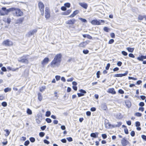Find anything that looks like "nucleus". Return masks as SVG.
I'll use <instances>...</instances> for the list:
<instances>
[{
    "instance_id": "nucleus-51",
    "label": "nucleus",
    "mask_w": 146,
    "mask_h": 146,
    "mask_svg": "<svg viewBox=\"0 0 146 146\" xmlns=\"http://www.w3.org/2000/svg\"><path fill=\"white\" fill-rule=\"evenodd\" d=\"M83 53L85 54H87L89 52V51L87 50H84L83 51Z\"/></svg>"
},
{
    "instance_id": "nucleus-21",
    "label": "nucleus",
    "mask_w": 146,
    "mask_h": 146,
    "mask_svg": "<svg viewBox=\"0 0 146 146\" xmlns=\"http://www.w3.org/2000/svg\"><path fill=\"white\" fill-rule=\"evenodd\" d=\"M37 30L36 29H34L33 31L29 32L28 34L29 36H31L33 35L36 32Z\"/></svg>"
},
{
    "instance_id": "nucleus-57",
    "label": "nucleus",
    "mask_w": 146,
    "mask_h": 146,
    "mask_svg": "<svg viewBox=\"0 0 146 146\" xmlns=\"http://www.w3.org/2000/svg\"><path fill=\"white\" fill-rule=\"evenodd\" d=\"M129 56L130 57L132 58H134L135 57V56L133 55V54L132 53H129Z\"/></svg>"
},
{
    "instance_id": "nucleus-64",
    "label": "nucleus",
    "mask_w": 146,
    "mask_h": 146,
    "mask_svg": "<svg viewBox=\"0 0 146 146\" xmlns=\"http://www.w3.org/2000/svg\"><path fill=\"white\" fill-rule=\"evenodd\" d=\"M23 20H24L23 18H21L19 19V23H22L23 22Z\"/></svg>"
},
{
    "instance_id": "nucleus-29",
    "label": "nucleus",
    "mask_w": 146,
    "mask_h": 146,
    "mask_svg": "<svg viewBox=\"0 0 146 146\" xmlns=\"http://www.w3.org/2000/svg\"><path fill=\"white\" fill-rule=\"evenodd\" d=\"M102 109L104 110H106L107 109V107L106 105H102Z\"/></svg>"
},
{
    "instance_id": "nucleus-23",
    "label": "nucleus",
    "mask_w": 146,
    "mask_h": 146,
    "mask_svg": "<svg viewBox=\"0 0 146 146\" xmlns=\"http://www.w3.org/2000/svg\"><path fill=\"white\" fill-rule=\"evenodd\" d=\"M42 94L40 92L38 94V99L40 101H41L42 99Z\"/></svg>"
},
{
    "instance_id": "nucleus-44",
    "label": "nucleus",
    "mask_w": 146,
    "mask_h": 146,
    "mask_svg": "<svg viewBox=\"0 0 146 146\" xmlns=\"http://www.w3.org/2000/svg\"><path fill=\"white\" fill-rule=\"evenodd\" d=\"M46 88V87L45 86H43L41 87L40 88V91H42L45 90Z\"/></svg>"
},
{
    "instance_id": "nucleus-27",
    "label": "nucleus",
    "mask_w": 146,
    "mask_h": 146,
    "mask_svg": "<svg viewBox=\"0 0 146 146\" xmlns=\"http://www.w3.org/2000/svg\"><path fill=\"white\" fill-rule=\"evenodd\" d=\"M27 113L29 115H31L32 113L31 110L29 108L27 109Z\"/></svg>"
},
{
    "instance_id": "nucleus-43",
    "label": "nucleus",
    "mask_w": 146,
    "mask_h": 146,
    "mask_svg": "<svg viewBox=\"0 0 146 146\" xmlns=\"http://www.w3.org/2000/svg\"><path fill=\"white\" fill-rule=\"evenodd\" d=\"M124 131L125 134H127L129 133L128 130L127 128H125L124 129Z\"/></svg>"
},
{
    "instance_id": "nucleus-33",
    "label": "nucleus",
    "mask_w": 146,
    "mask_h": 146,
    "mask_svg": "<svg viewBox=\"0 0 146 146\" xmlns=\"http://www.w3.org/2000/svg\"><path fill=\"white\" fill-rule=\"evenodd\" d=\"M5 99V94L0 95V100H2Z\"/></svg>"
},
{
    "instance_id": "nucleus-35",
    "label": "nucleus",
    "mask_w": 146,
    "mask_h": 146,
    "mask_svg": "<svg viewBox=\"0 0 146 146\" xmlns=\"http://www.w3.org/2000/svg\"><path fill=\"white\" fill-rule=\"evenodd\" d=\"M45 120L48 123H50L52 122V120L49 118H46Z\"/></svg>"
},
{
    "instance_id": "nucleus-42",
    "label": "nucleus",
    "mask_w": 146,
    "mask_h": 146,
    "mask_svg": "<svg viewBox=\"0 0 146 146\" xmlns=\"http://www.w3.org/2000/svg\"><path fill=\"white\" fill-rule=\"evenodd\" d=\"M121 53L124 56H126L127 55V53L125 51H122L121 52Z\"/></svg>"
},
{
    "instance_id": "nucleus-63",
    "label": "nucleus",
    "mask_w": 146,
    "mask_h": 146,
    "mask_svg": "<svg viewBox=\"0 0 146 146\" xmlns=\"http://www.w3.org/2000/svg\"><path fill=\"white\" fill-rule=\"evenodd\" d=\"M142 138L144 140L146 141V136L143 135H141Z\"/></svg>"
},
{
    "instance_id": "nucleus-3",
    "label": "nucleus",
    "mask_w": 146,
    "mask_h": 146,
    "mask_svg": "<svg viewBox=\"0 0 146 146\" xmlns=\"http://www.w3.org/2000/svg\"><path fill=\"white\" fill-rule=\"evenodd\" d=\"M2 10L0 11V15H7L9 12L11 11V9L10 8L7 9L5 7L2 8Z\"/></svg>"
},
{
    "instance_id": "nucleus-2",
    "label": "nucleus",
    "mask_w": 146,
    "mask_h": 146,
    "mask_svg": "<svg viewBox=\"0 0 146 146\" xmlns=\"http://www.w3.org/2000/svg\"><path fill=\"white\" fill-rule=\"evenodd\" d=\"M10 9H11V11L13 12V14L14 16L21 17L23 15V12L19 9L13 7L10 8Z\"/></svg>"
},
{
    "instance_id": "nucleus-7",
    "label": "nucleus",
    "mask_w": 146,
    "mask_h": 146,
    "mask_svg": "<svg viewBox=\"0 0 146 146\" xmlns=\"http://www.w3.org/2000/svg\"><path fill=\"white\" fill-rule=\"evenodd\" d=\"M137 60L139 61H143V64H146V60L143 61V59H146V55L145 56L141 55L137 58Z\"/></svg>"
},
{
    "instance_id": "nucleus-56",
    "label": "nucleus",
    "mask_w": 146,
    "mask_h": 146,
    "mask_svg": "<svg viewBox=\"0 0 146 146\" xmlns=\"http://www.w3.org/2000/svg\"><path fill=\"white\" fill-rule=\"evenodd\" d=\"M55 77L57 81L60 80V76H56Z\"/></svg>"
},
{
    "instance_id": "nucleus-45",
    "label": "nucleus",
    "mask_w": 146,
    "mask_h": 146,
    "mask_svg": "<svg viewBox=\"0 0 146 146\" xmlns=\"http://www.w3.org/2000/svg\"><path fill=\"white\" fill-rule=\"evenodd\" d=\"M114 42V40L113 39H110L108 42L109 44H112Z\"/></svg>"
},
{
    "instance_id": "nucleus-8",
    "label": "nucleus",
    "mask_w": 146,
    "mask_h": 146,
    "mask_svg": "<svg viewBox=\"0 0 146 146\" xmlns=\"http://www.w3.org/2000/svg\"><path fill=\"white\" fill-rule=\"evenodd\" d=\"M45 17L46 19H49L50 16L49 9L48 7H46L45 9Z\"/></svg>"
},
{
    "instance_id": "nucleus-30",
    "label": "nucleus",
    "mask_w": 146,
    "mask_h": 146,
    "mask_svg": "<svg viewBox=\"0 0 146 146\" xmlns=\"http://www.w3.org/2000/svg\"><path fill=\"white\" fill-rule=\"evenodd\" d=\"M29 140L32 143H34L35 141V139L34 137H31L29 138Z\"/></svg>"
},
{
    "instance_id": "nucleus-50",
    "label": "nucleus",
    "mask_w": 146,
    "mask_h": 146,
    "mask_svg": "<svg viewBox=\"0 0 146 146\" xmlns=\"http://www.w3.org/2000/svg\"><path fill=\"white\" fill-rule=\"evenodd\" d=\"M61 141L63 143H66L67 140L66 139L64 138L61 139Z\"/></svg>"
},
{
    "instance_id": "nucleus-15",
    "label": "nucleus",
    "mask_w": 146,
    "mask_h": 146,
    "mask_svg": "<svg viewBox=\"0 0 146 146\" xmlns=\"http://www.w3.org/2000/svg\"><path fill=\"white\" fill-rule=\"evenodd\" d=\"M49 61V58H45L42 62L41 64L42 65H44L45 64H47Z\"/></svg>"
},
{
    "instance_id": "nucleus-13",
    "label": "nucleus",
    "mask_w": 146,
    "mask_h": 146,
    "mask_svg": "<svg viewBox=\"0 0 146 146\" xmlns=\"http://www.w3.org/2000/svg\"><path fill=\"white\" fill-rule=\"evenodd\" d=\"M76 21V20L74 19H72L68 20L66 22V23L68 24H72L73 25L74 24L75 22Z\"/></svg>"
},
{
    "instance_id": "nucleus-37",
    "label": "nucleus",
    "mask_w": 146,
    "mask_h": 146,
    "mask_svg": "<svg viewBox=\"0 0 146 146\" xmlns=\"http://www.w3.org/2000/svg\"><path fill=\"white\" fill-rule=\"evenodd\" d=\"M5 131L6 132L7 134V135H6L5 136H8L9 134H10V131H9V130L8 129H5Z\"/></svg>"
},
{
    "instance_id": "nucleus-18",
    "label": "nucleus",
    "mask_w": 146,
    "mask_h": 146,
    "mask_svg": "<svg viewBox=\"0 0 146 146\" xmlns=\"http://www.w3.org/2000/svg\"><path fill=\"white\" fill-rule=\"evenodd\" d=\"M79 11L78 10L75 11L73 13L69 16L70 17H73L79 13Z\"/></svg>"
},
{
    "instance_id": "nucleus-6",
    "label": "nucleus",
    "mask_w": 146,
    "mask_h": 146,
    "mask_svg": "<svg viewBox=\"0 0 146 146\" xmlns=\"http://www.w3.org/2000/svg\"><path fill=\"white\" fill-rule=\"evenodd\" d=\"M18 60L21 62L25 63H28V62L27 57L24 56L19 58Z\"/></svg>"
},
{
    "instance_id": "nucleus-12",
    "label": "nucleus",
    "mask_w": 146,
    "mask_h": 146,
    "mask_svg": "<svg viewBox=\"0 0 146 146\" xmlns=\"http://www.w3.org/2000/svg\"><path fill=\"white\" fill-rule=\"evenodd\" d=\"M88 43V41H85L81 43L79 45V46L81 47L84 48Z\"/></svg>"
},
{
    "instance_id": "nucleus-1",
    "label": "nucleus",
    "mask_w": 146,
    "mask_h": 146,
    "mask_svg": "<svg viewBox=\"0 0 146 146\" xmlns=\"http://www.w3.org/2000/svg\"><path fill=\"white\" fill-rule=\"evenodd\" d=\"M62 55L61 53L57 54L55 56L53 60L51 62L50 66L54 68L56 66H58V64L60 63L61 61Z\"/></svg>"
},
{
    "instance_id": "nucleus-54",
    "label": "nucleus",
    "mask_w": 146,
    "mask_h": 146,
    "mask_svg": "<svg viewBox=\"0 0 146 146\" xmlns=\"http://www.w3.org/2000/svg\"><path fill=\"white\" fill-rule=\"evenodd\" d=\"M46 128V126L45 125H44V126L41 127L40 129L42 130L43 131Z\"/></svg>"
},
{
    "instance_id": "nucleus-11",
    "label": "nucleus",
    "mask_w": 146,
    "mask_h": 146,
    "mask_svg": "<svg viewBox=\"0 0 146 146\" xmlns=\"http://www.w3.org/2000/svg\"><path fill=\"white\" fill-rule=\"evenodd\" d=\"M105 125L106 128L108 129L112 128L114 127L113 125H111L109 122H105Z\"/></svg>"
},
{
    "instance_id": "nucleus-31",
    "label": "nucleus",
    "mask_w": 146,
    "mask_h": 146,
    "mask_svg": "<svg viewBox=\"0 0 146 146\" xmlns=\"http://www.w3.org/2000/svg\"><path fill=\"white\" fill-rule=\"evenodd\" d=\"M45 134V133L44 132H40L39 133V136L40 137H43L44 135Z\"/></svg>"
},
{
    "instance_id": "nucleus-62",
    "label": "nucleus",
    "mask_w": 146,
    "mask_h": 146,
    "mask_svg": "<svg viewBox=\"0 0 146 146\" xmlns=\"http://www.w3.org/2000/svg\"><path fill=\"white\" fill-rule=\"evenodd\" d=\"M139 106H144V103L143 102H141L139 103Z\"/></svg>"
},
{
    "instance_id": "nucleus-60",
    "label": "nucleus",
    "mask_w": 146,
    "mask_h": 146,
    "mask_svg": "<svg viewBox=\"0 0 146 146\" xmlns=\"http://www.w3.org/2000/svg\"><path fill=\"white\" fill-rule=\"evenodd\" d=\"M110 36L111 38H115V34L114 33H111L110 34Z\"/></svg>"
},
{
    "instance_id": "nucleus-52",
    "label": "nucleus",
    "mask_w": 146,
    "mask_h": 146,
    "mask_svg": "<svg viewBox=\"0 0 146 146\" xmlns=\"http://www.w3.org/2000/svg\"><path fill=\"white\" fill-rule=\"evenodd\" d=\"M11 90V88H7L4 89V91H9Z\"/></svg>"
},
{
    "instance_id": "nucleus-39",
    "label": "nucleus",
    "mask_w": 146,
    "mask_h": 146,
    "mask_svg": "<svg viewBox=\"0 0 146 146\" xmlns=\"http://www.w3.org/2000/svg\"><path fill=\"white\" fill-rule=\"evenodd\" d=\"M66 139L69 142H71L73 141L72 138L71 137L66 138Z\"/></svg>"
},
{
    "instance_id": "nucleus-4",
    "label": "nucleus",
    "mask_w": 146,
    "mask_h": 146,
    "mask_svg": "<svg viewBox=\"0 0 146 146\" xmlns=\"http://www.w3.org/2000/svg\"><path fill=\"white\" fill-rule=\"evenodd\" d=\"M38 5L41 12V15L43 16L44 14V5L42 2H39L38 3Z\"/></svg>"
},
{
    "instance_id": "nucleus-28",
    "label": "nucleus",
    "mask_w": 146,
    "mask_h": 146,
    "mask_svg": "<svg viewBox=\"0 0 146 146\" xmlns=\"http://www.w3.org/2000/svg\"><path fill=\"white\" fill-rule=\"evenodd\" d=\"M51 114V112L50 111H47L46 112L45 116L46 117H48L50 116Z\"/></svg>"
},
{
    "instance_id": "nucleus-25",
    "label": "nucleus",
    "mask_w": 146,
    "mask_h": 146,
    "mask_svg": "<svg viewBox=\"0 0 146 146\" xmlns=\"http://www.w3.org/2000/svg\"><path fill=\"white\" fill-rule=\"evenodd\" d=\"M83 36L84 38H87L89 39H92V37L89 35L84 34L83 35Z\"/></svg>"
},
{
    "instance_id": "nucleus-17",
    "label": "nucleus",
    "mask_w": 146,
    "mask_h": 146,
    "mask_svg": "<svg viewBox=\"0 0 146 146\" xmlns=\"http://www.w3.org/2000/svg\"><path fill=\"white\" fill-rule=\"evenodd\" d=\"M125 104L126 106L128 108H130L131 105V102L129 100H126L125 101Z\"/></svg>"
},
{
    "instance_id": "nucleus-34",
    "label": "nucleus",
    "mask_w": 146,
    "mask_h": 146,
    "mask_svg": "<svg viewBox=\"0 0 146 146\" xmlns=\"http://www.w3.org/2000/svg\"><path fill=\"white\" fill-rule=\"evenodd\" d=\"M2 105L4 107H6L7 105V103L5 102H3L1 103Z\"/></svg>"
},
{
    "instance_id": "nucleus-55",
    "label": "nucleus",
    "mask_w": 146,
    "mask_h": 146,
    "mask_svg": "<svg viewBox=\"0 0 146 146\" xmlns=\"http://www.w3.org/2000/svg\"><path fill=\"white\" fill-rule=\"evenodd\" d=\"M26 139V138L25 137H22L20 138V140L23 141H25Z\"/></svg>"
},
{
    "instance_id": "nucleus-14",
    "label": "nucleus",
    "mask_w": 146,
    "mask_h": 146,
    "mask_svg": "<svg viewBox=\"0 0 146 146\" xmlns=\"http://www.w3.org/2000/svg\"><path fill=\"white\" fill-rule=\"evenodd\" d=\"M144 19L145 20H146V15H139L138 17V20L142 21Z\"/></svg>"
},
{
    "instance_id": "nucleus-59",
    "label": "nucleus",
    "mask_w": 146,
    "mask_h": 146,
    "mask_svg": "<svg viewBox=\"0 0 146 146\" xmlns=\"http://www.w3.org/2000/svg\"><path fill=\"white\" fill-rule=\"evenodd\" d=\"M61 9L63 11H65L66 10V8L65 6H62L61 7Z\"/></svg>"
},
{
    "instance_id": "nucleus-26",
    "label": "nucleus",
    "mask_w": 146,
    "mask_h": 146,
    "mask_svg": "<svg viewBox=\"0 0 146 146\" xmlns=\"http://www.w3.org/2000/svg\"><path fill=\"white\" fill-rule=\"evenodd\" d=\"M71 12V10L70 9L66 11L64 13L63 15H69Z\"/></svg>"
},
{
    "instance_id": "nucleus-19",
    "label": "nucleus",
    "mask_w": 146,
    "mask_h": 146,
    "mask_svg": "<svg viewBox=\"0 0 146 146\" xmlns=\"http://www.w3.org/2000/svg\"><path fill=\"white\" fill-rule=\"evenodd\" d=\"M79 4L83 8L86 9L88 7V5L87 4L85 3H79Z\"/></svg>"
},
{
    "instance_id": "nucleus-9",
    "label": "nucleus",
    "mask_w": 146,
    "mask_h": 146,
    "mask_svg": "<svg viewBox=\"0 0 146 146\" xmlns=\"http://www.w3.org/2000/svg\"><path fill=\"white\" fill-rule=\"evenodd\" d=\"M121 143L122 146H126L129 143V142L124 137L121 140Z\"/></svg>"
},
{
    "instance_id": "nucleus-53",
    "label": "nucleus",
    "mask_w": 146,
    "mask_h": 146,
    "mask_svg": "<svg viewBox=\"0 0 146 146\" xmlns=\"http://www.w3.org/2000/svg\"><path fill=\"white\" fill-rule=\"evenodd\" d=\"M86 115L88 116H90L91 115V112L90 111H88L86 112Z\"/></svg>"
},
{
    "instance_id": "nucleus-24",
    "label": "nucleus",
    "mask_w": 146,
    "mask_h": 146,
    "mask_svg": "<svg viewBox=\"0 0 146 146\" xmlns=\"http://www.w3.org/2000/svg\"><path fill=\"white\" fill-rule=\"evenodd\" d=\"M86 92H80V93H78L77 95L78 97H80L84 95Z\"/></svg>"
},
{
    "instance_id": "nucleus-58",
    "label": "nucleus",
    "mask_w": 146,
    "mask_h": 146,
    "mask_svg": "<svg viewBox=\"0 0 146 146\" xmlns=\"http://www.w3.org/2000/svg\"><path fill=\"white\" fill-rule=\"evenodd\" d=\"M110 66V63H108L107 64V66L106 67V70H108Z\"/></svg>"
},
{
    "instance_id": "nucleus-40",
    "label": "nucleus",
    "mask_w": 146,
    "mask_h": 146,
    "mask_svg": "<svg viewBox=\"0 0 146 146\" xmlns=\"http://www.w3.org/2000/svg\"><path fill=\"white\" fill-rule=\"evenodd\" d=\"M102 136L103 139H106L107 137V135L106 134H102Z\"/></svg>"
},
{
    "instance_id": "nucleus-5",
    "label": "nucleus",
    "mask_w": 146,
    "mask_h": 146,
    "mask_svg": "<svg viewBox=\"0 0 146 146\" xmlns=\"http://www.w3.org/2000/svg\"><path fill=\"white\" fill-rule=\"evenodd\" d=\"M2 44L3 45L10 46L13 45V42L11 40L7 39L3 41Z\"/></svg>"
},
{
    "instance_id": "nucleus-61",
    "label": "nucleus",
    "mask_w": 146,
    "mask_h": 146,
    "mask_svg": "<svg viewBox=\"0 0 146 146\" xmlns=\"http://www.w3.org/2000/svg\"><path fill=\"white\" fill-rule=\"evenodd\" d=\"M122 64V63L120 61L118 62L117 63V65L119 66H121Z\"/></svg>"
},
{
    "instance_id": "nucleus-48",
    "label": "nucleus",
    "mask_w": 146,
    "mask_h": 146,
    "mask_svg": "<svg viewBox=\"0 0 146 146\" xmlns=\"http://www.w3.org/2000/svg\"><path fill=\"white\" fill-rule=\"evenodd\" d=\"M44 142L47 145H48L50 143V142L46 139H45L44 140Z\"/></svg>"
},
{
    "instance_id": "nucleus-20",
    "label": "nucleus",
    "mask_w": 146,
    "mask_h": 146,
    "mask_svg": "<svg viewBox=\"0 0 146 146\" xmlns=\"http://www.w3.org/2000/svg\"><path fill=\"white\" fill-rule=\"evenodd\" d=\"M98 133L97 132L92 133L90 134V136L92 137L96 138L98 137Z\"/></svg>"
},
{
    "instance_id": "nucleus-10",
    "label": "nucleus",
    "mask_w": 146,
    "mask_h": 146,
    "mask_svg": "<svg viewBox=\"0 0 146 146\" xmlns=\"http://www.w3.org/2000/svg\"><path fill=\"white\" fill-rule=\"evenodd\" d=\"M128 73V72L126 71L125 73L124 74H115L114 76V77H121L123 76H126Z\"/></svg>"
},
{
    "instance_id": "nucleus-46",
    "label": "nucleus",
    "mask_w": 146,
    "mask_h": 146,
    "mask_svg": "<svg viewBox=\"0 0 146 146\" xmlns=\"http://www.w3.org/2000/svg\"><path fill=\"white\" fill-rule=\"evenodd\" d=\"M128 79L129 80L132 79V80H137V78H135L133 77H130V76L128 77Z\"/></svg>"
},
{
    "instance_id": "nucleus-41",
    "label": "nucleus",
    "mask_w": 146,
    "mask_h": 146,
    "mask_svg": "<svg viewBox=\"0 0 146 146\" xmlns=\"http://www.w3.org/2000/svg\"><path fill=\"white\" fill-rule=\"evenodd\" d=\"M70 4L69 3H66L64 4V6L66 7L69 8L70 7Z\"/></svg>"
},
{
    "instance_id": "nucleus-38",
    "label": "nucleus",
    "mask_w": 146,
    "mask_h": 146,
    "mask_svg": "<svg viewBox=\"0 0 146 146\" xmlns=\"http://www.w3.org/2000/svg\"><path fill=\"white\" fill-rule=\"evenodd\" d=\"M135 115L138 117H141L142 115V114L139 112L136 113Z\"/></svg>"
},
{
    "instance_id": "nucleus-36",
    "label": "nucleus",
    "mask_w": 146,
    "mask_h": 146,
    "mask_svg": "<svg viewBox=\"0 0 146 146\" xmlns=\"http://www.w3.org/2000/svg\"><path fill=\"white\" fill-rule=\"evenodd\" d=\"M30 143V142L29 140H28L26 141L24 143V145L25 146H27Z\"/></svg>"
},
{
    "instance_id": "nucleus-49",
    "label": "nucleus",
    "mask_w": 146,
    "mask_h": 146,
    "mask_svg": "<svg viewBox=\"0 0 146 146\" xmlns=\"http://www.w3.org/2000/svg\"><path fill=\"white\" fill-rule=\"evenodd\" d=\"M140 125V123L139 121H137L135 122V126L136 127H139Z\"/></svg>"
},
{
    "instance_id": "nucleus-47",
    "label": "nucleus",
    "mask_w": 146,
    "mask_h": 146,
    "mask_svg": "<svg viewBox=\"0 0 146 146\" xmlns=\"http://www.w3.org/2000/svg\"><path fill=\"white\" fill-rule=\"evenodd\" d=\"M132 137H134L135 134V132L134 131H132L130 133Z\"/></svg>"
},
{
    "instance_id": "nucleus-32",
    "label": "nucleus",
    "mask_w": 146,
    "mask_h": 146,
    "mask_svg": "<svg viewBox=\"0 0 146 146\" xmlns=\"http://www.w3.org/2000/svg\"><path fill=\"white\" fill-rule=\"evenodd\" d=\"M79 19L81 20L83 22L86 23L87 22V21L85 19H83L81 18H79Z\"/></svg>"
},
{
    "instance_id": "nucleus-22",
    "label": "nucleus",
    "mask_w": 146,
    "mask_h": 146,
    "mask_svg": "<svg viewBox=\"0 0 146 146\" xmlns=\"http://www.w3.org/2000/svg\"><path fill=\"white\" fill-rule=\"evenodd\" d=\"M126 49L129 52H133L134 51V48H131L128 47Z\"/></svg>"
},
{
    "instance_id": "nucleus-16",
    "label": "nucleus",
    "mask_w": 146,
    "mask_h": 146,
    "mask_svg": "<svg viewBox=\"0 0 146 146\" xmlns=\"http://www.w3.org/2000/svg\"><path fill=\"white\" fill-rule=\"evenodd\" d=\"M91 23L94 25H99L100 24V21H98L96 19L93 20L91 22Z\"/></svg>"
}]
</instances>
